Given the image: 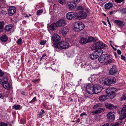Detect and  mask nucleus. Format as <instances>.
<instances>
[{
	"label": "nucleus",
	"mask_w": 126,
	"mask_h": 126,
	"mask_svg": "<svg viewBox=\"0 0 126 126\" xmlns=\"http://www.w3.org/2000/svg\"><path fill=\"white\" fill-rule=\"evenodd\" d=\"M94 39V38L92 37H91L88 38V39H87V43L92 41Z\"/></svg>",
	"instance_id": "obj_33"
},
{
	"label": "nucleus",
	"mask_w": 126,
	"mask_h": 126,
	"mask_svg": "<svg viewBox=\"0 0 126 126\" xmlns=\"http://www.w3.org/2000/svg\"><path fill=\"white\" fill-rule=\"evenodd\" d=\"M3 79L4 81L2 84V86L4 88L7 89H10L11 86L8 82L7 78L6 77L3 78Z\"/></svg>",
	"instance_id": "obj_7"
},
{
	"label": "nucleus",
	"mask_w": 126,
	"mask_h": 126,
	"mask_svg": "<svg viewBox=\"0 0 126 126\" xmlns=\"http://www.w3.org/2000/svg\"><path fill=\"white\" fill-rule=\"evenodd\" d=\"M12 27V25H8L5 27V29L6 31H9L11 30Z\"/></svg>",
	"instance_id": "obj_28"
},
{
	"label": "nucleus",
	"mask_w": 126,
	"mask_h": 126,
	"mask_svg": "<svg viewBox=\"0 0 126 126\" xmlns=\"http://www.w3.org/2000/svg\"><path fill=\"white\" fill-rule=\"evenodd\" d=\"M101 49V48H98L97 50H96L95 51L97 54L99 55V56L102 55L103 53V50Z\"/></svg>",
	"instance_id": "obj_25"
},
{
	"label": "nucleus",
	"mask_w": 126,
	"mask_h": 126,
	"mask_svg": "<svg viewBox=\"0 0 126 126\" xmlns=\"http://www.w3.org/2000/svg\"><path fill=\"white\" fill-rule=\"evenodd\" d=\"M111 47H112V48L115 50H116V48H115L112 45H111Z\"/></svg>",
	"instance_id": "obj_62"
},
{
	"label": "nucleus",
	"mask_w": 126,
	"mask_h": 126,
	"mask_svg": "<svg viewBox=\"0 0 126 126\" xmlns=\"http://www.w3.org/2000/svg\"><path fill=\"white\" fill-rule=\"evenodd\" d=\"M36 99V97H34L33 99L29 102V103H32L34 102Z\"/></svg>",
	"instance_id": "obj_43"
},
{
	"label": "nucleus",
	"mask_w": 126,
	"mask_h": 126,
	"mask_svg": "<svg viewBox=\"0 0 126 126\" xmlns=\"http://www.w3.org/2000/svg\"><path fill=\"white\" fill-rule=\"evenodd\" d=\"M4 23L3 22H0V32H1L3 30Z\"/></svg>",
	"instance_id": "obj_30"
},
{
	"label": "nucleus",
	"mask_w": 126,
	"mask_h": 126,
	"mask_svg": "<svg viewBox=\"0 0 126 126\" xmlns=\"http://www.w3.org/2000/svg\"><path fill=\"white\" fill-rule=\"evenodd\" d=\"M126 106L125 105L124 106L122 109L121 111V114H123L124 113H126Z\"/></svg>",
	"instance_id": "obj_32"
},
{
	"label": "nucleus",
	"mask_w": 126,
	"mask_h": 126,
	"mask_svg": "<svg viewBox=\"0 0 126 126\" xmlns=\"http://www.w3.org/2000/svg\"><path fill=\"white\" fill-rule=\"evenodd\" d=\"M60 36L56 34H54L52 37V39L53 41V44H56L55 43L57 42L60 40Z\"/></svg>",
	"instance_id": "obj_13"
},
{
	"label": "nucleus",
	"mask_w": 126,
	"mask_h": 126,
	"mask_svg": "<svg viewBox=\"0 0 126 126\" xmlns=\"http://www.w3.org/2000/svg\"><path fill=\"white\" fill-rule=\"evenodd\" d=\"M126 95L125 94H123L122 96L121 97V99L122 100H125L126 99Z\"/></svg>",
	"instance_id": "obj_42"
},
{
	"label": "nucleus",
	"mask_w": 126,
	"mask_h": 126,
	"mask_svg": "<svg viewBox=\"0 0 126 126\" xmlns=\"http://www.w3.org/2000/svg\"><path fill=\"white\" fill-rule=\"evenodd\" d=\"M1 40L3 42H5L7 41L8 38L6 35H3L0 38Z\"/></svg>",
	"instance_id": "obj_23"
},
{
	"label": "nucleus",
	"mask_w": 126,
	"mask_h": 126,
	"mask_svg": "<svg viewBox=\"0 0 126 126\" xmlns=\"http://www.w3.org/2000/svg\"><path fill=\"white\" fill-rule=\"evenodd\" d=\"M117 68L115 65H113L109 71V74L110 75H114L117 72Z\"/></svg>",
	"instance_id": "obj_10"
},
{
	"label": "nucleus",
	"mask_w": 126,
	"mask_h": 126,
	"mask_svg": "<svg viewBox=\"0 0 126 126\" xmlns=\"http://www.w3.org/2000/svg\"><path fill=\"white\" fill-rule=\"evenodd\" d=\"M41 112L43 113V114L45 112L44 110L43 109H42L41 110Z\"/></svg>",
	"instance_id": "obj_63"
},
{
	"label": "nucleus",
	"mask_w": 126,
	"mask_h": 126,
	"mask_svg": "<svg viewBox=\"0 0 126 126\" xmlns=\"http://www.w3.org/2000/svg\"><path fill=\"white\" fill-rule=\"evenodd\" d=\"M77 18L79 19H81L85 18L87 16V14L86 13L83 11L79 12L77 13Z\"/></svg>",
	"instance_id": "obj_9"
},
{
	"label": "nucleus",
	"mask_w": 126,
	"mask_h": 126,
	"mask_svg": "<svg viewBox=\"0 0 126 126\" xmlns=\"http://www.w3.org/2000/svg\"><path fill=\"white\" fill-rule=\"evenodd\" d=\"M20 121L22 123H23L25 122V120L23 119H21Z\"/></svg>",
	"instance_id": "obj_58"
},
{
	"label": "nucleus",
	"mask_w": 126,
	"mask_h": 126,
	"mask_svg": "<svg viewBox=\"0 0 126 126\" xmlns=\"http://www.w3.org/2000/svg\"><path fill=\"white\" fill-rule=\"evenodd\" d=\"M94 93L97 94L100 92L102 90V88L99 85L95 84L94 85Z\"/></svg>",
	"instance_id": "obj_11"
},
{
	"label": "nucleus",
	"mask_w": 126,
	"mask_h": 126,
	"mask_svg": "<svg viewBox=\"0 0 126 126\" xmlns=\"http://www.w3.org/2000/svg\"><path fill=\"white\" fill-rule=\"evenodd\" d=\"M46 56V55L45 54H44L43 56L41 57L40 59V60H41L44 58V57Z\"/></svg>",
	"instance_id": "obj_49"
},
{
	"label": "nucleus",
	"mask_w": 126,
	"mask_h": 126,
	"mask_svg": "<svg viewBox=\"0 0 126 126\" xmlns=\"http://www.w3.org/2000/svg\"><path fill=\"white\" fill-rule=\"evenodd\" d=\"M94 75H92L91 77H89V78L90 79V78H91L92 80H93V79H94V77H95Z\"/></svg>",
	"instance_id": "obj_57"
},
{
	"label": "nucleus",
	"mask_w": 126,
	"mask_h": 126,
	"mask_svg": "<svg viewBox=\"0 0 126 126\" xmlns=\"http://www.w3.org/2000/svg\"><path fill=\"white\" fill-rule=\"evenodd\" d=\"M40 80V79H35L34 80H33L32 81L33 82L35 83L36 82H37V81H39Z\"/></svg>",
	"instance_id": "obj_52"
},
{
	"label": "nucleus",
	"mask_w": 126,
	"mask_h": 126,
	"mask_svg": "<svg viewBox=\"0 0 126 126\" xmlns=\"http://www.w3.org/2000/svg\"><path fill=\"white\" fill-rule=\"evenodd\" d=\"M4 74V73L1 70H0V76H3Z\"/></svg>",
	"instance_id": "obj_50"
},
{
	"label": "nucleus",
	"mask_w": 126,
	"mask_h": 126,
	"mask_svg": "<svg viewBox=\"0 0 126 126\" xmlns=\"http://www.w3.org/2000/svg\"><path fill=\"white\" fill-rule=\"evenodd\" d=\"M43 11L42 9H40L38 10L36 13V14L38 15H39L42 13Z\"/></svg>",
	"instance_id": "obj_35"
},
{
	"label": "nucleus",
	"mask_w": 126,
	"mask_h": 126,
	"mask_svg": "<svg viewBox=\"0 0 126 126\" xmlns=\"http://www.w3.org/2000/svg\"><path fill=\"white\" fill-rule=\"evenodd\" d=\"M117 52L118 54L119 55H120L121 54V52L120 50H118L117 51Z\"/></svg>",
	"instance_id": "obj_55"
},
{
	"label": "nucleus",
	"mask_w": 126,
	"mask_h": 126,
	"mask_svg": "<svg viewBox=\"0 0 126 126\" xmlns=\"http://www.w3.org/2000/svg\"><path fill=\"white\" fill-rule=\"evenodd\" d=\"M117 89L114 88H109L107 89L106 91V93L107 94H110V97L111 98H114L115 95V92L116 91Z\"/></svg>",
	"instance_id": "obj_3"
},
{
	"label": "nucleus",
	"mask_w": 126,
	"mask_h": 126,
	"mask_svg": "<svg viewBox=\"0 0 126 126\" xmlns=\"http://www.w3.org/2000/svg\"><path fill=\"white\" fill-rule=\"evenodd\" d=\"M121 115H120L119 117V119L120 120H122L125 118L126 117V113H123V114L121 113Z\"/></svg>",
	"instance_id": "obj_31"
},
{
	"label": "nucleus",
	"mask_w": 126,
	"mask_h": 126,
	"mask_svg": "<svg viewBox=\"0 0 126 126\" xmlns=\"http://www.w3.org/2000/svg\"><path fill=\"white\" fill-rule=\"evenodd\" d=\"M107 117L108 119L113 121L115 119L114 113L111 112H109L107 115Z\"/></svg>",
	"instance_id": "obj_14"
},
{
	"label": "nucleus",
	"mask_w": 126,
	"mask_h": 126,
	"mask_svg": "<svg viewBox=\"0 0 126 126\" xmlns=\"http://www.w3.org/2000/svg\"><path fill=\"white\" fill-rule=\"evenodd\" d=\"M85 115H87V114H86V113L85 112H84L81 113L80 114V116L81 117H82L83 116Z\"/></svg>",
	"instance_id": "obj_51"
},
{
	"label": "nucleus",
	"mask_w": 126,
	"mask_h": 126,
	"mask_svg": "<svg viewBox=\"0 0 126 126\" xmlns=\"http://www.w3.org/2000/svg\"><path fill=\"white\" fill-rule=\"evenodd\" d=\"M69 28L68 27H63L60 29L59 32L60 34L65 36L67 34Z\"/></svg>",
	"instance_id": "obj_8"
},
{
	"label": "nucleus",
	"mask_w": 126,
	"mask_h": 126,
	"mask_svg": "<svg viewBox=\"0 0 126 126\" xmlns=\"http://www.w3.org/2000/svg\"><path fill=\"white\" fill-rule=\"evenodd\" d=\"M58 27L64 26L66 24L65 21L63 19H61L56 22Z\"/></svg>",
	"instance_id": "obj_16"
},
{
	"label": "nucleus",
	"mask_w": 126,
	"mask_h": 126,
	"mask_svg": "<svg viewBox=\"0 0 126 126\" xmlns=\"http://www.w3.org/2000/svg\"><path fill=\"white\" fill-rule=\"evenodd\" d=\"M80 121V120L79 119H78L77 120V122H79Z\"/></svg>",
	"instance_id": "obj_64"
},
{
	"label": "nucleus",
	"mask_w": 126,
	"mask_h": 126,
	"mask_svg": "<svg viewBox=\"0 0 126 126\" xmlns=\"http://www.w3.org/2000/svg\"><path fill=\"white\" fill-rule=\"evenodd\" d=\"M58 27V26L56 22L51 24L50 26V28L52 30H54Z\"/></svg>",
	"instance_id": "obj_22"
},
{
	"label": "nucleus",
	"mask_w": 126,
	"mask_h": 126,
	"mask_svg": "<svg viewBox=\"0 0 126 126\" xmlns=\"http://www.w3.org/2000/svg\"><path fill=\"white\" fill-rule=\"evenodd\" d=\"M86 89L87 92L89 94H95L93 85L88 84L86 86Z\"/></svg>",
	"instance_id": "obj_6"
},
{
	"label": "nucleus",
	"mask_w": 126,
	"mask_h": 126,
	"mask_svg": "<svg viewBox=\"0 0 126 126\" xmlns=\"http://www.w3.org/2000/svg\"><path fill=\"white\" fill-rule=\"evenodd\" d=\"M107 22L109 24V25H110V27H111V24L110 23V21H109V20L108 18V17H107Z\"/></svg>",
	"instance_id": "obj_53"
},
{
	"label": "nucleus",
	"mask_w": 126,
	"mask_h": 126,
	"mask_svg": "<svg viewBox=\"0 0 126 126\" xmlns=\"http://www.w3.org/2000/svg\"><path fill=\"white\" fill-rule=\"evenodd\" d=\"M83 7L81 6H79L78 7L77 10H82L83 9Z\"/></svg>",
	"instance_id": "obj_46"
},
{
	"label": "nucleus",
	"mask_w": 126,
	"mask_h": 126,
	"mask_svg": "<svg viewBox=\"0 0 126 126\" xmlns=\"http://www.w3.org/2000/svg\"><path fill=\"white\" fill-rule=\"evenodd\" d=\"M77 13L74 12H69L66 15V17L68 20H71L74 18H77Z\"/></svg>",
	"instance_id": "obj_5"
},
{
	"label": "nucleus",
	"mask_w": 126,
	"mask_h": 126,
	"mask_svg": "<svg viewBox=\"0 0 126 126\" xmlns=\"http://www.w3.org/2000/svg\"><path fill=\"white\" fill-rule=\"evenodd\" d=\"M54 46L55 48L61 50L67 48L69 47L68 43L63 41H61L56 44H54Z\"/></svg>",
	"instance_id": "obj_1"
},
{
	"label": "nucleus",
	"mask_w": 126,
	"mask_h": 126,
	"mask_svg": "<svg viewBox=\"0 0 126 126\" xmlns=\"http://www.w3.org/2000/svg\"><path fill=\"white\" fill-rule=\"evenodd\" d=\"M95 51H94L90 54V58L92 60L95 59L97 58L99 56V55L97 54Z\"/></svg>",
	"instance_id": "obj_17"
},
{
	"label": "nucleus",
	"mask_w": 126,
	"mask_h": 126,
	"mask_svg": "<svg viewBox=\"0 0 126 126\" xmlns=\"http://www.w3.org/2000/svg\"><path fill=\"white\" fill-rule=\"evenodd\" d=\"M84 24L80 22H76L75 23V26H74V29H76L74 30L75 31H80L84 29Z\"/></svg>",
	"instance_id": "obj_2"
},
{
	"label": "nucleus",
	"mask_w": 126,
	"mask_h": 126,
	"mask_svg": "<svg viewBox=\"0 0 126 126\" xmlns=\"http://www.w3.org/2000/svg\"><path fill=\"white\" fill-rule=\"evenodd\" d=\"M22 39L21 38H20L17 41V43L18 44H20L21 43Z\"/></svg>",
	"instance_id": "obj_41"
},
{
	"label": "nucleus",
	"mask_w": 126,
	"mask_h": 126,
	"mask_svg": "<svg viewBox=\"0 0 126 126\" xmlns=\"http://www.w3.org/2000/svg\"><path fill=\"white\" fill-rule=\"evenodd\" d=\"M76 4L74 2H71L68 4L67 8L69 10H73L76 7Z\"/></svg>",
	"instance_id": "obj_15"
},
{
	"label": "nucleus",
	"mask_w": 126,
	"mask_h": 126,
	"mask_svg": "<svg viewBox=\"0 0 126 126\" xmlns=\"http://www.w3.org/2000/svg\"><path fill=\"white\" fill-rule=\"evenodd\" d=\"M46 40H42L40 42V44L41 45H43L46 43Z\"/></svg>",
	"instance_id": "obj_40"
},
{
	"label": "nucleus",
	"mask_w": 126,
	"mask_h": 126,
	"mask_svg": "<svg viewBox=\"0 0 126 126\" xmlns=\"http://www.w3.org/2000/svg\"><path fill=\"white\" fill-rule=\"evenodd\" d=\"M74 1L76 2H79L80 1V0H73Z\"/></svg>",
	"instance_id": "obj_59"
},
{
	"label": "nucleus",
	"mask_w": 126,
	"mask_h": 126,
	"mask_svg": "<svg viewBox=\"0 0 126 126\" xmlns=\"http://www.w3.org/2000/svg\"><path fill=\"white\" fill-rule=\"evenodd\" d=\"M113 6L112 3H109L106 4L105 5V7L106 9H109L112 7Z\"/></svg>",
	"instance_id": "obj_24"
},
{
	"label": "nucleus",
	"mask_w": 126,
	"mask_h": 126,
	"mask_svg": "<svg viewBox=\"0 0 126 126\" xmlns=\"http://www.w3.org/2000/svg\"><path fill=\"white\" fill-rule=\"evenodd\" d=\"M113 54H114V55L115 57V58H116V53L115 52H113Z\"/></svg>",
	"instance_id": "obj_61"
},
{
	"label": "nucleus",
	"mask_w": 126,
	"mask_h": 126,
	"mask_svg": "<svg viewBox=\"0 0 126 126\" xmlns=\"http://www.w3.org/2000/svg\"><path fill=\"white\" fill-rule=\"evenodd\" d=\"M100 104H99L96 105L94 106L93 107V108L95 109H96L97 108H98L99 107H100Z\"/></svg>",
	"instance_id": "obj_37"
},
{
	"label": "nucleus",
	"mask_w": 126,
	"mask_h": 126,
	"mask_svg": "<svg viewBox=\"0 0 126 126\" xmlns=\"http://www.w3.org/2000/svg\"><path fill=\"white\" fill-rule=\"evenodd\" d=\"M90 48L91 49L93 50L97 49L98 48L97 46L96 45V43L91 45V46Z\"/></svg>",
	"instance_id": "obj_29"
},
{
	"label": "nucleus",
	"mask_w": 126,
	"mask_h": 126,
	"mask_svg": "<svg viewBox=\"0 0 126 126\" xmlns=\"http://www.w3.org/2000/svg\"><path fill=\"white\" fill-rule=\"evenodd\" d=\"M106 107L108 109H113L115 108L116 107L114 106V105L112 104H109L106 106Z\"/></svg>",
	"instance_id": "obj_26"
},
{
	"label": "nucleus",
	"mask_w": 126,
	"mask_h": 126,
	"mask_svg": "<svg viewBox=\"0 0 126 126\" xmlns=\"http://www.w3.org/2000/svg\"><path fill=\"white\" fill-rule=\"evenodd\" d=\"M108 96L107 95H101L99 97V99L101 101H103L107 99Z\"/></svg>",
	"instance_id": "obj_21"
},
{
	"label": "nucleus",
	"mask_w": 126,
	"mask_h": 126,
	"mask_svg": "<svg viewBox=\"0 0 126 126\" xmlns=\"http://www.w3.org/2000/svg\"><path fill=\"white\" fill-rule=\"evenodd\" d=\"M106 57L104 55L101 56L98 58V60L99 61L100 63L103 62L106 59Z\"/></svg>",
	"instance_id": "obj_20"
},
{
	"label": "nucleus",
	"mask_w": 126,
	"mask_h": 126,
	"mask_svg": "<svg viewBox=\"0 0 126 126\" xmlns=\"http://www.w3.org/2000/svg\"><path fill=\"white\" fill-rule=\"evenodd\" d=\"M109 124L107 123L106 124H104L102 126H108L109 125Z\"/></svg>",
	"instance_id": "obj_60"
},
{
	"label": "nucleus",
	"mask_w": 126,
	"mask_h": 126,
	"mask_svg": "<svg viewBox=\"0 0 126 126\" xmlns=\"http://www.w3.org/2000/svg\"><path fill=\"white\" fill-rule=\"evenodd\" d=\"M123 0H115V1L118 3H120L123 1Z\"/></svg>",
	"instance_id": "obj_48"
},
{
	"label": "nucleus",
	"mask_w": 126,
	"mask_h": 126,
	"mask_svg": "<svg viewBox=\"0 0 126 126\" xmlns=\"http://www.w3.org/2000/svg\"><path fill=\"white\" fill-rule=\"evenodd\" d=\"M16 11V8L13 6H11L9 8L8 12L9 15L11 16L13 15L15 13Z\"/></svg>",
	"instance_id": "obj_12"
},
{
	"label": "nucleus",
	"mask_w": 126,
	"mask_h": 126,
	"mask_svg": "<svg viewBox=\"0 0 126 126\" xmlns=\"http://www.w3.org/2000/svg\"><path fill=\"white\" fill-rule=\"evenodd\" d=\"M8 125V124L6 123L3 122L0 123V126H6Z\"/></svg>",
	"instance_id": "obj_36"
},
{
	"label": "nucleus",
	"mask_w": 126,
	"mask_h": 126,
	"mask_svg": "<svg viewBox=\"0 0 126 126\" xmlns=\"http://www.w3.org/2000/svg\"><path fill=\"white\" fill-rule=\"evenodd\" d=\"M100 112L99 110H96L95 111H93L92 113L94 114H96L98 113H100Z\"/></svg>",
	"instance_id": "obj_38"
},
{
	"label": "nucleus",
	"mask_w": 126,
	"mask_h": 126,
	"mask_svg": "<svg viewBox=\"0 0 126 126\" xmlns=\"http://www.w3.org/2000/svg\"><path fill=\"white\" fill-rule=\"evenodd\" d=\"M97 109H98V110H99L100 111V113L102 111H104L105 110V109L104 108H100L99 107Z\"/></svg>",
	"instance_id": "obj_39"
},
{
	"label": "nucleus",
	"mask_w": 126,
	"mask_h": 126,
	"mask_svg": "<svg viewBox=\"0 0 126 126\" xmlns=\"http://www.w3.org/2000/svg\"><path fill=\"white\" fill-rule=\"evenodd\" d=\"M114 22L116 23L120 27H122L125 25V23L122 21H120L119 20H115Z\"/></svg>",
	"instance_id": "obj_18"
},
{
	"label": "nucleus",
	"mask_w": 126,
	"mask_h": 126,
	"mask_svg": "<svg viewBox=\"0 0 126 126\" xmlns=\"http://www.w3.org/2000/svg\"><path fill=\"white\" fill-rule=\"evenodd\" d=\"M121 59L122 60H124L125 59V57L124 56H123L122 55H121Z\"/></svg>",
	"instance_id": "obj_56"
},
{
	"label": "nucleus",
	"mask_w": 126,
	"mask_h": 126,
	"mask_svg": "<svg viewBox=\"0 0 126 126\" xmlns=\"http://www.w3.org/2000/svg\"><path fill=\"white\" fill-rule=\"evenodd\" d=\"M119 124V123H115L114 124H111L110 126H118Z\"/></svg>",
	"instance_id": "obj_45"
},
{
	"label": "nucleus",
	"mask_w": 126,
	"mask_h": 126,
	"mask_svg": "<svg viewBox=\"0 0 126 126\" xmlns=\"http://www.w3.org/2000/svg\"><path fill=\"white\" fill-rule=\"evenodd\" d=\"M107 62H106V64H107V63H111L112 61L111 60H108L107 61Z\"/></svg>",
	"instance_id": "obj_54"
},
{
	"label": "nucleus",
	"mask_w": 126,
	"mask_h": 126,
	"mask_svg": "<svg viewBox=\"0 0 126 126\" xmlns=\"http://www.w3.org/2000/svg\"><path fill=\"white\" fill-rule=\"evenodd\" d=\"M116 82L115 78L113 77L106 79L103 83L104 84L109 86L112 84Z\"/></svg>",
	"instance_id": "obj_4"
},
{
	"label": "nucleus",
	"mask_w": 126,
	"mask_h": 126,
	"mask_svg": "<svg viewBox=\"0 0 126 126\" xmlns=\"http://www.w3.org/2000/svg\"><path fill=\"white\" fill-rule=\"evenodd\" d=\"M121 11L122 13H126V9L123 8L121 9Z\"/></svg>",
	"instance_id": "obj_44"
},
{
	"label": "nucleus",
	"mask_w": 126,
	"mask_h": 126,
	"mask_svg": "<svg viewBox=\"0 0 126 126\" xmlns=\"http://www.w3.org/2000/svg\"><path fill=\"white\" fill-rule=\"evenodd\" d=\"M43 114V113L41 112H40L39 113L38 115H39V117H41Z\"/></svg>",
	"instance_id": "obj_47"
},
{
	"label": "nucleus",
	"mask_w": 126,
	"mask_h": 126,
	"mask_svg": "<svg viewBox=\"0 0 126 126\" xmlns=\"http://www.w3.org/2000/svg\"><path fill=\"white\" fill-rule=\"evenodd\" d=\"M87 39L83 38H82L80 40L79 42L81 44H86L87 43Z\"/></svg>",
	"instance_id": "obj_27"
},
{
	"label": "nucleus",
	"mask_w": 126,
	"mask_h": 126,
	"mask_svg": "<svg viewBox=\"0 0 126 126\" xmlns=\"http://www.w3.org/2000/svg\"><path fill=\"white\" fill-rule=\"evenodd\" d=\"M96 44L98 48H102L105 46V44L101 42H97Z\"/></svg>",
	"instance_id": "obj_19"
},
{
	"label": "nucleus",
	"mask_w": 126,
	"mask_h": 126,
	"mask_svg": "<svg viewBox=\"0 0 126 126\" xmlns=\"http://www.w3.org/2000/svg\"><path fill=\"white\" fill-rule=\"evenodd\" d=\"M13 107L16 110H19L20 109V106L18 105H14Z\"/></svg>",
	"instance_id": "obj_34"
}]
</instances>
